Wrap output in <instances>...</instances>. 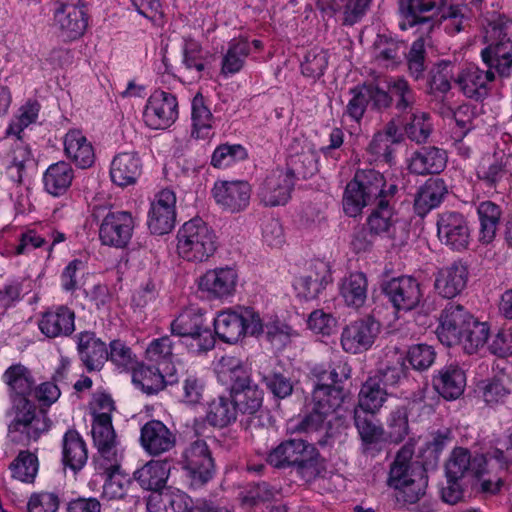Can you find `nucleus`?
<instances>
[{"instance_id":"45","label":"nucleus","mask_w":512,"mask_h":512,"mask_svg":"<svg viewBox=\"0 0 512 512\" xmlns=\"http://www.w3.org/2000/svg\"><path fill=\"white\" fill-rule=\"evenodd\" d=\"M216 372L218 379L224 384H230V388L235 384L246 383L250 378L241 361L232 356H223L217 364Z\"/></svg>"},{"instance_id":"23","label":"nucleus","mask_w":512,"mask_h":512,"mask_svg":"<svg viewBox=\"0 0 512 512\" xmlns=\"http://www.w3.org/2000/svg\"><path fill=\"white\" fill-rule=\"evenodd\" d=\"M80 360L89 371H99L108 360V350L101 339L92 332H81L77 336Z\"/></svg>"},{"instance_id":"11","label":"nucleus","mask_w":512,"mask_h":512,"mask_svg":"<svg viewBox=\"0 0 512 512\" xmlns=\"http://www.w3.org/2000/svg\"><path fill=\"white\" fill-rule=\"evenodd\" d=\"M134 221L130 213L112 211L107 213L99 226V239L103 245L123 248L131 237Z\"/></svg>"},{"instance_id":"41","label":"nucleus","mask_w":512,"mask_h":512,"mask_svg":"<svg viewBox=\"0 0 512 512\" xmlns=\"http://www.w3.org/2000/svg\"><path fill=\"white\" fill-rule=\"evenodd\" d=\"M250 54V43L243 38L233 39L223 55L221 73L225 76L238 73Z\"/></svg>"},{"instance_id":"44","label":"nucleus","mask_w":512,"mask_h":512,"mask_svg":"<svg viewBox=\"0 0 512 512\" xmlns=\"http://www.w3.org/2000/svg\"><path fill=\"white\" fill-rule=\"evenodd\" d=\"M132 381L147 394H156L166 385L164 376L159 369L143 364L133 369Z\"/></svg>"},{"instance_id":"22","label":"nucleus","mask_w":512,"mask_h":512,"mask_svg":"<svg viewBox=\"0 0 512 512\" xmlns=\"http://www.w3.org/2000/svg\"><path fill=\"white\" fill-rule=\"evenodd\" d=\"M237 280L238 275L233 268H215L200 277L199 288L214 297L223 298L234 293Z\"/></svg>"},{"instance_id":"24","label":"nucleus","mask_w":512,"mask_h":512,"mask_svg":"<svg viewBox=\"0 0 512 512\" xmlns=\"http://www.w3.org/2000/svg\"><path fill=\"white\" fill-rule=\"evenodd\" d=\"M75 314L66 306H58L43 313L39 329L49 338L68 336L75 330Z\"/></svg>"},{"instance_id":"39","label":"nucleus","mask_w":512,"mask_h":512,"mask_svg":"<svg viewBox=\"0 0 512 512\" xmlns=\"http://www.w3.org/2000/svg\"><path fill=\"white\" fill-rule=\"evenodd\" d=\"M386 390L381 387L378 378H368L362 385L358 395V407L363 412L375 414L383 406L387 399Z\"/></svg>"},{"instance_id":"55","label":"nucleus","mask_w":512,"mask_h":512,"mask_svg":"<svg viewBox=\"0 0 512 512\" xmlns=\"http://www.w3.org/2000/svg\"><path fill=\"white\" fill-rule=\"evenodd\" d=\"M388 88L396 97L395 108L398 111V117L416 108L415 93L406 79L398 77L389 82Z\"/></svg>"},{"instance_id":"19","label":"nucleus","mask_w":512,"mask_h":512,"mask_svg":"<svg viewBox=\"0 0 512 512\" xmlns=\"http://www.w3.org/2000/svg\"><path fill=\"white\" fill-rule=\"evenodd\" d=\"M140 444L151 456H159L173 449L176 435L163 422L150 420L140 430Z\"/></svg>"},{"instance_id":"64","label":"nucleus","mask_w":512,"mask_h":512,"mask_svg":"<svg viewBox=\"0 0 512 512\" xmlns=\"http://www.w3.org/2000/svg\"><path fill=\"white\" fill-rule=\"evenodd\" d=\"M468 9L465 6L451 5L441 13V20L445 22V31L453 36L465 29L468 21Z\"/></svg>"},{"instance_id":"3","label":"nucleus","mask_w":512,"mask_h":512,"mask_svg":"<svg viewBox=\"0 0 512 512\" xmlns=\"http://www.w3.org/2000/svg\"><path fill=\"white\" fill-rule=\"evenodd\" d=\"M510 25L512 21L501 16L490 21L485 34L488 46L481 53L483 61L501 77H508L512 72V34L508 32Z\"/></svg>"},{"instance_id":"57","label":"nucleus","mask_w":512,"mask_h":512,"mask_svg":"<svg viewBox=\"0 0 512 512\" xmlns=\"http://www.w3.org/2000/svg\"><path fill=\"white\" fill-rule=\"evenodd\" d=\"M202 326H204L202 314L198 310L187 309L172 321L171 331L173 334L187 339L193 333L199 331Z\"/></svg>"},{"instance_id":"15","label":"nucleus","mask_w":512,"mask_h":512,"mask_svg":"<svg viewBox=\"0 0 512 512\" xmlns=\"http://www.w3.org/2000/svg\"><path fill=\"white\" fill-rule=\"evenodd\" d=\"M176 196L170 189L161 190L151 204L148 214V227L153 234L169 233L176 219Z\"/></svg>"},{"instance_id":"13","label":"nucleus","mask_w":512,"mask_h":512,"mask_svg":"<svg viewBox=\"0 0 512 512\" xmlns=\"http://www.w3.org/2000/svg\"><path fill=\"white\" fill-rule=\"evenodd\" d=\"M380 332V324L371 317L356 320L343 328L342 348L352 354L368 350Z\"/></svg>"},{"instance_id":"2","label":"nucleus","mask_w":512,"mask_h":512,"mask_svg":"<svg viewBox=\"0 0 512 512\" xmlns=\"http://www.w3.org/2000/svg\"><path fill=\"white\" fill-rule=\"evenodd\" d=\"M179 255L190 262L207 261L217 250L214 231L199 218L186 222L177 234Z\"/></svg>"},{"instance_id":"38","label":"nucleus","mask_w":512,"mask_h":512,"mask_svg":"<svg viewBox=\"0 0 512 512\" xmlns=\"http://www.w3.org/2000/svg\"><path fill=\"white\" fill-rule=\"evenodd\" d=\"M230 392L237 411L244 414L252 415L262 405L263 392L256 385L251 384L250 378L246 383L232 386Z\"/></svg>"},{"instance_id":"8","label":"nucleus","mask_w":512,"mask_h":512,"mask_svg":"<svg viewBox=\"0 0 512 512\" xmlns=\"http://www.w3.org/2000/svg\"><path fill=\"white\" fill-rule=\"evenodd\" d=\"M177 117L178 102L174 95L162 90H156L150 95L143 112V119L148 127L166 129Z\"/></svg>"},{"instance_id":"53","label":"nucleus","mask_w":512,"mask_h":512,"mask_svg":"<svg viewBox=\"0 0 512 512\" xmlns=\"http://www.w3.org/2000/svg\"><path fill=\"white\" fill-rule=\"evenodd\" d=\"M353 180L366 192V197H370L373 201L384 194V187H386L384 177L374 169L358 170Z\"/></svg>"},{"instance_id":"50","label":"nucleus","mask_w":512,"mask_h":512,"mask_svg":"<svg viewBox=\"0 0 512 512\" xmlns=\"http://www.w3.org/2000/svg\"><path fill=\"white\" fill-rule=\"evenodd\" d=\"M488 336L489 327L487 323L479 322L473 318L461 334V339L457 344H461L467 353L472 354L484 347Z\"/></svg>"},{"instance_id":"47","label":"nucleus","mask_w":512,"mask_h":512,"mask_svg":"<svg viewBox=\"0 0 512 512\" xmlns=\"http://www.w3.org/2000/svg\"><path fill=\"white\" fill-rule=\"evenodd\" d=\"M407 372L408 368L405 365V358L397 352H393L387 363L379 369V374L373 378H378L380 385L393 387L406 379Z\"/></svg>"},{"instance_id":"6","label":"nucleus","mask_w":512,"mask_h":512,"mask_svg":"<svg viewBox=\"0 0 512 512\" xmlns=\"http://www.w3.org/2000/svg\"><path fill=\"white\" fill-rule=\"evenodd\" d=\"M311 374L315 379V387L310 403L330 416L343 402V392L336 384L348 375L340 376L335 368L324 367H314Z\"/></svg>"},{"instance_id":"29","label":"nucleus","mask_w":512,"mask_h":512,"mask_svg":"<svg viewBox=\"0 0 512 512\" xmlns=\"http://www.w3.org/2000/svg\"><path fill=\"white\" fill-rule=\"evenodd\" d=\"M191 498L179 490H166L149 497V512H193Z\"/></svg>"},{"instance_id":"10","label":"nucleus","mask_w":512,"mask_h":512,"mask_svg":"<svg viewBox=\"0 0 512 512\" xmlns=\"http://www.w3.org/2000/svg\"><path fill=\"white\" fill-rule=\"evenodd\" d=\"M182 458L183 468L188 472L192 485L201 486L212 478L214 463L204 440L197 439L189 444Z\"/></svg>"},{"instance_id":"21","label":"nucleus","mask_w":512,"mask_h":512,"mask_svg":"<svg viewBox=\"0 0 512 512\" xmlns=\"http://www.w3.org/2000/svg\"><path fill=\"white\" fill-rule=\"evenodd\" d=\"M494 80L491 70L483 71L473 64L462 68L455 77V84L468 98L481 99L488 94V83Z\"/></svg>"},{"instance_id":"9","label":"nucleus","mask_w":512,"mask_h":512,"mask_svg":"<svg viewBox=\"0 0 512 512\" xmlns=\"http://www.w3.org/2000/svg\"><path fill=\"white\" fill-rule=\"evenodd\" d=\"M317 452L314 446L302 439H292L280 443L268 455L267 461L275 468H286L298 466L305 468L309 466Z\"/></svg>"},{"instance_id":"56","label":"nucleus","mask_w":512,"mask_h":512,"mask_svg":"<svg viewBox=\"0 0 512 512\" xmlns=\"http://www.w3.org/2000/svg\"><path fill=\"white\" fill-rule=\"evenodd\" d=\"M374 414L354 409V422L358 433L364 443L377 442L383 434L381 425L375 420Z\"/></svg>"},{"instance_id":"49","label":"nucleus","mask_w":512,"mask_h":512,"mask_svg":"<svg viewBox=\"0 0 512 512\" xmlns=\"http://www.w3.org/2000/svg\"><path fill=\"white\" fill-rule=\"evenodd\" d=\"M393 212L387 201L381 199L377 208L371 213L367 220L368 229L376 235L390 236L394 231Z\"/></svg>"},{"instance_id":"26","label":"nucleus","mask_w":512,"mask_h":512,"mask_svg":"<svg viewBox=\"0 0 512 512\" xmlns=\"http://www.w3.org/2000/svg\"><path fill=\"white\" fill-rule=\"evenodd\" d=\"M434 388L445 399L459 398L466 386V375L458 365H448L438 371L433 379Z\"/></svg>"},{"instance_id":"5","label":"nucleus","mask_w":512,"mask_h":512,"mask_svg":"<svg viewBox=\"0 0 512 512\" xmlns=\"http://www.w3.org/2000/svg\"><path fill=\"white\" fill-rule=\"evenodd\" d=\"M483 466L491 467L493 470H502L505 467L503 451L494 449L485 455H476L472 458L467 449L455 448L446 463L447 478L461 479L466 473L481 475Z\"/></svg>"},{"instance_id":"58","label":"nucleus","mask_w":512,"mask_h":512,"mask_svg":"<svg viewBox=\"0 0 512 512\" xmlns=\"http://www.w3.org/2000/svg\"><path fill=\"white\" fill-rule=\"evenodd\" d=\"M97 454L94 456L95 470L99 474L118 472L120 468L121 454L118 444L96 446Z\"/></svg>"},{"instance_id":"20","label":"nucleus","mask_w":512,"mask_h":512,"mask_svg":"<svg viewBox=\"0 0 512 512\" xmlns=\"http://www.w3.org/2000/svg\"><path fill=\"white\" fill-rule=\"evenodd\" d=\"M468 275V268L464 263L454 262L438 270L434 283L435 290L444 298H454L465 289Z\"/></svg>"},{"instance_id":"4","label":"nucleus","mask_w":512,"mask_h":512,"mask_svg":"<svg viewBox=\"0 0 512 512\" xmlns=\"http://www.w3.org/2000/svg\"><path fill=\"white\" fill-rule=\"evenodd\" d=\"M216 335L227 343H236L246 335L256 336L263 332L259 313L250 307H238L220 312L214 320Z\"/></svg>"},{"instance_id":"14","label":"nucleus","mask_w":512,"mask_h":512,"mask_svg":"<svg viewBox=\"0 0 512 512\" xmlns=\"http://www.w3.org/2000/svg\"><path fill=\"white\" fill-rule=\"evenodd\" d=\"M473 316L460 304L450 302L440 314L437 335L447 346L456 345Z\"/></svg>"},{"instance_id":"16","label":"nucleus","mask_w":512,"mask_h":512,"mask_svg":"<svg viewBox=\"0 0 512 512\" xmlns=\"http://www.w3.org/2000/svg\"><path fill=\"white\" fill-rule=\"evenodd\" d=\"M293 187L294 181L290 173L275 170L260 184L257 197L266 207L285 205L291 197Z\"/></svg>"},{"instance_id":"40","label":"nucleus","mask_w":512,"mask_h":512,"mask_svg":"<svg viewBox=\"0 0 512 512\" xmlns=\"http://www.w3.org/2000/svg\"><path fill=\"white\" fill-rule=\"evenodd\" d=\"M73 170L66 162L49 166L44 174V185L48 193L58 196L66 192L73 180Z\"/></svg>"},{"instance_id":"62","label":"nucleus","mask_w":512,"mask_h":512,"mask_svg":"<svg viewBox=\"0 0 512 512\" xmlns=\"http://www.w3.org/2000/svg\"><path fill=\"white\" fill-rule=\"evenodd\" d=\"M183 64L189 72L194 74L193 77L200 78L201 72L205 68V58L202 53V47L198 42L192 39L185 41Z\"/></svg>"},{"instance_id":"18","label":"nucleus","mask_w":512,"mask_h":512,"mask_svg":"<svg viewBox=\"0 0 512 512\" xmlns=\"http://www.w3.org/2000/svg\"><path fill=\"white\" fill-rule=\"evenodd\" d=\"M385 293L399 311L415 309L423 298L419 282L409 276L391 279L385 286Z\"/></svg>"},{"instance_id":"46","label":"nucleus","mask_w":512,"mask_h":512,"mask_svg":"<svg viewBox=\"0 0 512 512\" xmlns=\"http://www.w3.org/2000/svg\"><path fill=\"white\" fill-rule=\"evenodd\" d=\"M288 168L285 173H290L293 180L295 177L308 178L314 175L317 170V157L311 148L303 149L300 153L289 157Z\"/></svg>"},{"instance_id":"37","label":"nucleus","mask_w":512,"mask_h":512,"mask_svg":"<svg viewBox=\"0 0 512 512\" xmlns=\"http://www.w3.org/2000/svg\"><path fill=\"white\" fill-rule=\"evenodd\" d=\"M169 476L165 461L151 460L134 472V479L143 489L159 491L164 488Z\"/></svg>"},{"instance_id":"33","label":"nucleus","mask_w":512,"mask_h":512,"mask_svg":"<svg viewBox=\"0 0 512 512\" xmlns=\"http://www.w3.org/2000/svg\"><path fill=\"white\" fill-rule=\"evenodd\" d=\"M368 281L362 272L350 273L339 285V293L344 303L353 308L362 307L367 299Z\"/></svg>"},{"instance_id":"43","label":"nucleus","mask_w":512,"mask_h":512,"mask_svg":"<svg viewBox=\"0 0 512 512\" xmlns=\"http://www.w3.org/2000/svg\"><path fill=\"white\" fill-rule=\"evenodd\" d=\"M477 212L480 221V241L488 244L495 238L501 209L491 201H484L479 204Z\"/></svg>"},{"instance_id":"25","label":"nucleus","mask_w":512,"mask_h":512,"mask_svg":"<svg viewBox=\"0 0 512 512\" xmlns=\"http://www.w3.org/2000/svg\"><path fill=\"white\" fill-rule=\"evenodd\" d=\"M142 163L135 152L117 154L110 167V177L114 184L120 187L134 185L141 175Z\"/></svg>"},{"instance_id":"54","label":"nucleus","mask_w":512,"mask_h":512,"mask_svg":"<svg viewBox=\"0 0 512 512\" xmlns=\"http://www.w3.org/2000/svg\"><path fill=\"white\" fill-rule=\"evenodd\" d=\"M372 202L373 200L366 197V192L353 179L347 184L343 196V209L346 215L356 217Z\"/></svg>"},{"instance_id":"52","label":"nucleus","mask_w":512,"mask_h":512,"mask_svg":"<svg viewBox=\"0 0 512 512\" xmlns=\"http://www.w3.org/2000/svg\"><path fill=\"white\" fill-rule=\"evenodd\" d=\"M436 7V0H400L399 11L409 26L425 23L428 17L424 13Z\"/></svg>"},{"instance_id":"27","label":"nucleus","mask_w":512,"mask_h":512,"mask_svg":"<svg viewBox=\"0 0 512 512\" xmlns=\"http://www.w3.org/2000/svg\"><path fill=\"white\" fill-rule=\"evenodd\" d=\"M64 151L66 156L80 168H88L94 163L93 146L79 130L73 129L66 133Z\"/></svg>"},{"instance_id":"32","label":"nucleus","mask_w":512,"mask_h":512,"mask_svg":"<svg viewBox=\"0 0 512 512\" xmlns=\"http://www.w3.org/2000/svg\"><path fill=\"white\" fill-rule=\"evenodd\" d=\"M446 166V155L436 147H424L416 151L410 159L409 169L418 175L441 172Z\"/></svg>"},{"instance_id":"34","label":"nucleus","mask_w":512,"mask_h":512,"mask_svg":"<svg viewBox=\"0 0 512 512\" xmlns=\"http://www.w3.org/2000/svg\"><path fill=\"white\" fill-rule=\"evenodd\" d=\"M414 455V446L412 444H405L396 454L394 461L390 466L388 485L392 488H396V479L394 477L399 474L398 477L400 482L410 481L412 476V471L419 470L422 472V475L426 474L425 468L418 461H412V457Z\"/></svg>"},{"instance_id":"48","label":"nucleus","mask_w":512,"mask_h":512,"mask_svg":"<svg viewBox=\"0 0 512 512\" xmlns=\"http://www.w3.org/2000/svg\"><path fill=\"white\" fill-rule=\"evenodd\" d=\"M237 412L233 399L218 397L209 404L207 420L213 426L224 427L236 420Z\"/></svg>"},{"instance_id":"61","label":"nucleus","mask_w":512,"mask_h":512,"mask_svg":"<svg viewBox=\"0 0 512 512\" xmlns=\"http://www.w3.org/2000/svg\"><path fill=\"white\" fill-rule=\"evenodd\" d=\"M192 121L194 131L198 138L206 137L212 126V114L204 104V98L197 94L192 101Z\"/></svg>"},{"instance_id":"59","label":"nucleus","mask_w":512,"mask_h":512,"mask_svg":"<svg viewBox=\"0 0 512 512\" xmlns=\"http://www.w3.org/2000/svg\"><path fill=\"white\" fill-rule=\"evenodd\" d=\"M508 159L504 156L494 159L488 165L482 164L477 171L478 178L487 186L496 188L509 176L507 169Z\"/></svg>"},{"instance_id":"30","label":"nucleus","mask_w":512,"mask_h":512,"mask_svg":"<svg viewBox=\"0 0 512 512\" xmlns=\"http://www.w3.org/2000/svg\"><path fill=\"white\" fill-rule=\"evenodd\" d=\"M88 460V449L82 436L75 429L65 432L62 439V461L74 472L80 471Z\"/></svg>"},{"instance_id":"31","label":"nucleus","mask_w":512,"mask_h":512,"mask_svg":"<svg viewBox=\"0 0 512 512\" xmlns=\"http://www.w3.org/2000/svg\"><path fill=\"white\" fill-rule=\"evenodd\" d=\"M447 193L448 188L443 179L429 178L416 194L414 200L416 213L420 216L426 215L440 205Z\"/></svg>"},{"instance_id":"12","label":"nucleus","mask_w":512,"mask_h":512,"mask_svg":"<svg viewBox=\"0 0 512 512\" xmlns=\"http://www.w3.org/2000/svg\"><path fill=\"white\" fill-rule=\"evenodd\" d=\"M437 235L443 244L457 251L466 249L470 242V229L465 217L454 211L439 214Z\"/></svg>"},{"instance_id":"7","label":"nucleus","mask_w":512,"mask_h":512,"mask_svg":"<svg viewBox=\"0 0 512 512\" xmlns=\"http://www.w3.org/2000/svg\"><path fill=\"white\" fill-rule=\"evenodd\" d=\"M54 25L65 41L82 37L88 26V15L81 0H59L54 10Z\"/></svg>"},{"instance_id":"17","label":"nucleus","mask_w":512,"mask_h":512,"mask_svg":"<svg viewBox=\"0 0 512 512\" xmlns=\"http://www.w3.org/2000/svg\"><path fill=\"white\" fill-rule=\"evenodd\" d=\"M212 194L223 210L238 213L248 207L251 188L246 181H218L214 184Z\"/></svg>"},{"instance_id":"28","label":"nucleus","mask_w":512,"mask_h":512,"mask_svg":"<svg viewBox=\"0 0 512 512\" xmlns=\"http://www.w3.org/2000/svg\"><path fill=\"white\" fill-rule=\"evenodd\" d=\"M405 55L403 44L385 35H378L372 46V57L376 65L395 69Z\"/></svg>"},{"instance_id":"35","label":"nucleus","mask_w":512,"mask_h":512,"mask_svg":"<svg viewBox=\"0 0 512 512\" xmlns=\"http://www.w3.org/2000/svg\"><path fill=\"white\" fill-rule=\"evenodd\" d=\"M399 120L407 137L416 143H424L432 132L430 115L417 108L402 114Z\"/></svg>"},{"instance_id":"36","label":"nucleus","mask_w":512,"mask_h":512,"mask_svg":"<svg viewBox=\"0 0 512 512\" xmlns=\"http://www.w3.org/2000/svg\"><path fill=\"white\" fill-rule=\"evenodd\" d=\"M3 380L9 387L11 399L18 397L28 398L35 385L31 371L20 363L7 368L3 374Z\"/></svg>"},{"instance_id":"60","label":"nucleus","mask_w":512,"mask_h":512,"mask_svg":"<svg viewBox=\"0 0 512 512\" xmlns=\"http://www.w3.org/2000/svg\"><path fill=\"white\" fill-rule=\"evenodd\" d=\"M328 65L327 53L314 47L308 50L301 63L302 74L306 77L317 79L324 74Z\"/></svg>"},{"instance_id":"63","label":"nucleus","mask_w":512,"mask_h":512,"mask_svg":"<svg viewBox=\"0 0 512 512\" xmlns=\"http://www.w3.org/2000/svg\"><path fill=\"white\" fill-rule=\"evenodd\" d=\"M205 383L195 374H186L182 381L180 399L184 404L197 405L204 399Z\"/></svg>"},{"instance_id":"1","label":"nucleus","mask_w":512,"mask_h":512,"mask_svg":"<svg viewBox=\"0 0 512 512\" xmlns=\"http://www.w3.org/2000/svg\"><path fill=\"white\" fill-rule=\"evenodd\" d=\"M8 412V436L13 442L29 444L37 441L50 428L49 418L37 412L35 405L23 397L13 398Z\"/></svg>"},{"instance_id":"42","label":"nucleus","mask_w":512,"mask_h":512,"mask_svg":"<svg viewBox=\"0 0 512 512\" xmlns=\"http://www.w3.org/2000/svg\"><path fill=\"white\" fill-rule=\"evenodd\" d=\"M396 474L399 475L397 472ZM410 476L414 478H411L410 481L407 482H400L398 476L394 477L397 485L394 489L397 491L398 499L409 504H414L425 496L428 486V477L426 474L422 475L419 468L416 469V471H412Z\"/></svg>"},{"instance_id":"51","label":"nucleus","mask_w":512,"mask_h":512,"mask_svg":"<svg viewBox=\"0 0 512 512\" xmlns=\"http://www.w3.org/2000/svg\"><path fill=\"white\" fill-rule=\"evenodd\" d=\"M39 462L34 453L21 451L10 463L12 476L22 482L32 483L38 473Z\"/></svg>"}]
</instances>
